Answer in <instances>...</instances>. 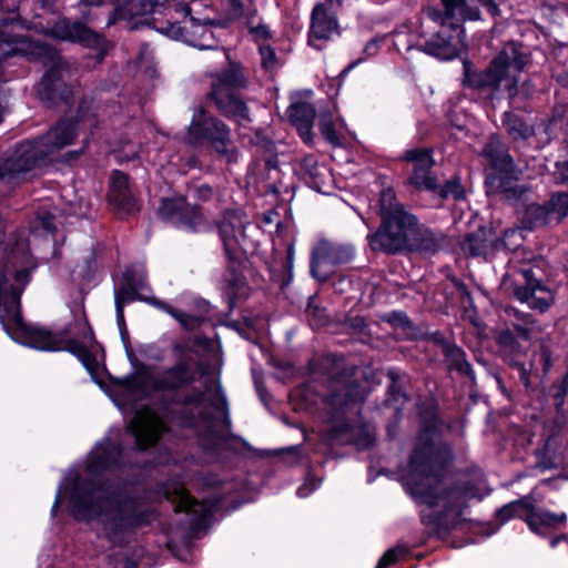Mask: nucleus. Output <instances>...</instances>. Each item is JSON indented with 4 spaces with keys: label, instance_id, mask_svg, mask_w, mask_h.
<instances>
[{
    "label": "nucleus",
    "instance_id": "16",
    "mask_svg": "<svg viewBox=\"0 0 568 568\" xmlns=\"http://www.w3.org/2000/svg\"><path fill=\"white\" fill-rule=\"evenodd\" d=\"M45 33L58 40L97 48L101 55H104L109 49L108 41L101 34L92 31L82 22L70 21L65 18L58 20Z\"/></svg>",
    "mask_w": 568,
    "mask_h": 568
},
{
    "label": "nucleus",
    "instance_id": "62",
    "mask_svg": "<svg viewBox=\"0 0 568 568\" xmlns=\"http://www.w3.org/2000/svg\"><path fill=\"white\" fill-rule=\"evenodd\" d=\"M379 40L377 39H373L371 40L364 48V51L367 55L372 57V55H375L376 52H377V44H378Z\"/></svg>",
    "mask_w": 568,
    "mask_h": 568
},
{
    "label": "nucleus",
    "instance_id": "53",
    "mask_svg": "<svg viewBox=\"0 0 568 568\" xmlns=\"http://www.w3.org/2000/svg\"><path fill=\"white\" fill-rule=\"evenodd\" d=\"M230 4L234 16H251L255 10L253 9V0H230Z\"/></svg>",
    "mask_w": 568,
    "mask_h": 568
},
{
    "label": "nucleus",
    "instance_id": "54",
    "mask_svg": "<svg viewBox=\"0 0 568 568\" xmlns=\"http://www.w3.org/2000/svg\"><path fill=\"white\" fill-rule=\"evenodd\" d=\"M247 28H248V32L251 33V36L253 37V39L256 42L265 41L268 38H271V30L264 23H257V24L248 23Z\"/></svg>",
    "mask_w": 568,
    "mask_h": 568
},
{
    "label": "nucleus",
    "instance_id": "43",
    "mask_svg": "<svg viewBox=\"0 0 568 568\" xmlns=\"http://www.w3.org/2000/svg\"><path fill=\"white\" fill-rule=\"evenodd\" d=\"M335 121L329 110L321 111L318 116V128L323 138L332 145H339L341 139L335 130Z\"/></svg>",
    "mask_w": 568,
    "mask_h": 568
},
{
    "label": "nucleus",
    "instance_id": "29",
    "mask_svg": "<svg viewBox=\"0 0 568 568\" xmlns=\"http://www.w3.org/2000/svg\"><path fill=\"white\" fill-rule=\"evenodd\" d=\"M519 171L515 176L503 174H488L485 181L487 192L490 194H500L505 200L515 202L521 200L529 192L524 184H518Z\"/></svg>",
    "mask_w": 568,
    "mask_h": 568
},
{
    "label": "nucleus",
    "instance_id": "8",
    "mask_svg": "<svg viewBox=\"0 0 568 568\" xmlns=\"http://www.w3.org/2000/svg\"><path fill=\"white\" fill-rule=\"evenodd\" d=\"M245 87L243 69L234 62L211 75L210 100L223 116L236 121L240 125L251 122L247 105L235 94V90Z\"/></svg>",
    "mask_w": 568,
    "mask_h": 568
},
{
    "label": "nucleus",
    "instance_id": "23",
    "mask_svg": "<svg viewBox=\"0 0 568 568\" xmlns=\"http://www.w3.org/2000/svg\"><path fill=\"white\" fill-rule=\"evenodd\" d=\"M244 220L239 212H226L219 224V233L230 260H235L240 252V237L244 232Z\"/></svg>",
    "mask_w": 568,
    "mask_h": 568
},
{
    "label": "nucleus",
    "instance_id": "36",
    "mask_svg": "<svg viewBox=\"0 0 568 568\" xmlns=\"http://www.w3.org/2000/svg\"><path fill=\"white\" fill-rule=\"evenodd\" d=\"M565 520V514H555L549 510L534 509L531 507L529 514H526L525 517V521L535 532H539L541 527H557Z\"/></svg>",
    "mask_w": 568,
    "mask_h": 568
},
{
    "label": "nucleus",
    "instance_id": "24",
    "mask_svg": "<svg viewBox=\"0 0 568 568\" xmlns=\"http://www.w3.org/2000/svg\"><path fill=\"white\" fill-rule=\"evenodd\" d=\"M496 343L500 347V351L508 364L517 368L520 382L526 388H528L530 385L529 371L518 361L520 356L525 355V349L520 343L508 328L501 329L497 333Z\"/></svg>",
    "mask_w": 568,
    "mask_h": 568
},
{
    "label": "nucleus",
    "instance_id": "48",
    "mask_svg": "<svg viewBox=\"0 0 568 568\" xmlns=\"http://www.w3.org/2000/svg\"><path fill=\"white\" fill-rule=\"evenodd\" d=\"M258 52L261 57V67L270 74H274L281 67L282 62L274 49L268 44H260Z\"/></svg>",
    "mask_w": 568,
    "mask_h": 568
},
{
    "label": "nucleus",
    "instance_id": "21",
    "mask_svg": "<svg viewBox=\"0 0 568 568\" xmlns=\"http://www.w3.org/2000/svg\"><path fill=\"white\" fill-rule=\"evenodd\" d=\"M420 225L407 206L393 201V254L405 251Z\"/></svg>",
    "mask_w": 568,
    "mask_h": 568
},
{
    "label": "nucleus",
    "instance_id": "40",
    "mask_svg": "<svg viewBox=\"0 0 568 568\" xmlns=\"http://www.w3.org/2000/svg\"><path fill=\"white\" fill-rule=\"evenodd\" d=\"M393 337L415 339L420 335L419 329L403 312H393Z\"/></svg>",
    "mask_w": 568,
    "mask_h": 568
},
{
    "label": "nucleus",
    "instance_id": "7",
    "mask_svg": "<svg viewBox=\"0 0 568 568\" xmlns=\"http://www.w3.org/2000/svg\"><path fill=\"white\" fill-rule=\"evenodd\" d=\"M12 302L14 308L10 312L9 317L17 326L13 337L18 343L39 351H67L75 355L84 365L90 363L91 355L89 348L93 344L94 337L91 327L87 323L80 324L82 331L81 341L65 338L62 333L53 334L45 328L26 324L19 312V293L13 295Z\"/></svg>",
    "mask_w": 568,
    "mask_h": 568
},
{
    "label": "nucleus",
    "instance_id": "1",
    "mask_svg": "<svg viewBox=\"0 0 568 568\" xmlns=\"http://www.w3.org/2000/svg\"><path fill=\"white\" fill-rule=\"evenodd\" d=\"M203 375L202 364L186 356L169 367L142 368L134 384L142 390L168 396L166 417L181 427L195 429L203 445L217 449L234 437L227 400L220 389L210 394L209 382L203 387H192Z\"/></svg>",
    "mask_w": 568,
    "mask_h": 568
},
{
    "label": "nucleus",
    "instance_id": "25",
    "mask_svg": "<svg viewBox=\"0 0 568 568\" xmlns=\"http://www.w3.org/2000/svg\"><path fill=\"white\" fill-rule=\"evenodd\" d=\"M189 0H140V8L134 10L133 3L130 0V8L126 9V13L130 16L135 14H151L159 13L161 18H153L155 20L173 19L175 16H184L187 9Z\"/></svg>",
    "mask_w": 568,
    "mask_h": 568
},
{
    "label": "nucleus",
    "instance_id": "47",
    "mask_svg": "<svg viewBox=\"0 0 568 568\" xmlns=\"http://www.w3.org/2000/svg\"><path fill=\"white\" fill-rule=\"evenodd\" d=\"M224 292L230 300V303H234L236 298H241L246 293L245 280L242 275L232 272L227 278H225Z\"/></svg>",
    "mask_w": 568,
    "mask_h": 568
},
{
    "label": "nucleus",
    "instance_id": "63",
    "mask_svg": "<svg viewBox=\"0 0 568 568\" xmlns=\"http://www.w3.org/2000/svg\"><path fill=\"white\" fill-rule=\"evenodd\" d=\"M16 281L18 283H21L22 285H26L29 281V271L21 270L16 273Z\"/></svg>",
    "mask_w": 568,
    "mask_h": 568
},
{
    "label": "nucleus",
    "instance_id": "34",
    "mask_svg": "<svg viewBox=\"0 0 568 568\" xmlns=\"http://www.w3.org/2000/svg\"><path fill=\"white\" fill-rule=\"evenodd\" d=\"M509 139L514 142H527L536 133L535 126L514 112L506 111L501 118Z\"/></svg>",
    "mask_w": 568,
    "mask_h": 568
},
{
    "label": "nucleus",
    "instance_id": "19",
    "mask_svg": "<svg viewBox=\"0 0 568 568\" xmlns=\"http://www.w3.org/2000/svg\"><path fill=\"white\" fill-rule=\"evenodd\" d=\"M174 504V510L176 513H185L189 517L187 525L191 530L197 531L204 528L213 513L217 508L219 500H204L202 503L196 501L191 495L183 488L175 491L172 497Z\"/></svg>",
    "mask_w": 568,
    "mask_h": 568
},
{
    "label": "nucleus",
    "instance_id": "51",
    "mask_svg": "<svg viewBox=\"0 0 568 568\" xmlns=\"http://www.w3.org/2000/svg\"><path fill=\"white\" fill-rule=\"evenodd\" d=\"M307 316L310 317L311 324L320 326L325 323L326 315L325 311L321 308L320 306L315 305L313 300L311 298L306 310H305Z\"/></svg>",
    "mask_w": 568,
    "mask_h": 568
},
{
    "label": "nucleus",
    "instance_id": "37",
    "mask_svg": "<svg viewBox=\"0 0 568 568\" xmlns=\"http://www.w3.org/2000/svg\"><path fill=\"white\" fill-rule=\"evenodd\" d=\"M175 226L187 232H204L210 229L209 222L201 213L200 207L190 204L184 209Z\"/></svg>",
    "mask_w": 568,
    "mask_h": 568
},
{
    "label": "nucleus",
    "instance_id": "3",
    "mask_svg": "<svg viewBox=\"0 0 568 568\" xmlns=\"http://www.w3.org/2000/svg\"><path fill=\"white\" fill-rule=\"evenodd\" d=\"M69 498L74 518L95 519L97 536L111 547L125 546L140 527L155 519L154 509L141 497L123 489L106 490L79 478L72 484Z\"/></svg>",
    "mask_w": 568,
    "mask_h": 568
},
{
    "label": "nucleus",
    "instance_id": "44",
    "mask_svg": "<svg viewBox=\"0 0 568 568\" xmlns=\"http://www.w3.org/2000/svg\"><path fill=\"white\" fill-rule=\"evenodd\" d=\"M555 223H560L568 216V192L554 193L546 202Z\"/></svg>",
    "mask_w": 568,
    "mask_h": 568
},
{
    "label": "nucleus",
    "instance_id": "50",
    "mask_svg": "<svg viewBox=\"0 0 568 568\" xmlns=\"http://www.w3.org/2000/svg\"><path fill=\"white\" fill-rule=\"evenodd\" d=\"M551 396L555 399L556 406L558 408L561 407L568 393V373L561 378V381L555 383L551 386Z\"/></svg>",
    "mask_w": 568,
    "mask_h": 568
},
{
    "label": "nucleus",
    "instance_id": "52",
    "mask_svg": "<svg viewBox=\"0 0 568 568\" xmlns=\"http://www.w3.org/2000/svg\"><path fill=\"white\" fill-rule=\"evenodd\" d=\"M98 266L97 257L94 252H90L84 257V264L77 266V272L83 277V278H91V274L95 271Z\"/></svg>",
    "mask_w": 568,
    "mask_h": 568
},
{
    "label": "nucleus",
    "instance_id": "32",
    "mask_svg": "<svg viewBox=\"0 0 568 568\" xmlns=\"http://www.w3.org/2000/svg\"><path fill=\"white\" fill-rule=\"evenodd\" d=\"M291 123L296 126L300 136L305 143H312V126L315 119V109L306 102H297L292 104L287 111Z\"/></svg>",
    "mask_w": 568,
    "mask_h": 568
},
{
    "label": "nucleus",
    "instance_id": "11",
    "mask_svg": "<svg viewBox=\"0 0 568 568\" xmlns=\"http://www.w3.org/2000/svg\"><path fill=\"white\" fill-rule=\"evenodd\" d=\"M192 0L187 1V9L184 16H175L172 20H155L154 29L174 40L183 41L200 50L217 49L216 41L210 29L211 21L203 22L191 16Z\"/></svg>",
    "mask_w": 568,
    "mask_h": 568
},
{
    "label": "nucleus",
    "instance_id": "26",
    "mask_svg": "<svg viewBox=\"0 0 568 568\" xmlns=\"http://www.w3.org/2000/svg\"><path fill=\"white\" fill-rule=\"evenodd\" d=\"M109 201L118 210L125 213L139 211V204L129 184V176L114 171L110 178Z\"/></svg>",
    "mask_w": 568,
    "mask_h": 568
},
{
    "label": "nucleus",
    "instance_id": "15",
    "mask_svg": "<svg viewBox=\"0 0 568 568\" xmlns=\"http://www.w3.org/2000/svg\"><path fill=\"white\" fill-rule=\"evenodd\" d=\"M518 274L521 280L515 282L514 296L532 310L546 312L554 303L552 292L537 278L532 267H521Z\"/></svg>",
    "mask_w": 568,
    "mask_h": 568
},
{
    "label": "nucleus",
    "instance_id": "18",
    "mask_svg": "<svg viewBox=\"0 0 568 568\" xmlns=\"http://www.w3.org/2000/svg\"><path fill=\"white\" fill-rule=\"evenodd\" d=\"M166 430L165 423L149 408L139 410L128 426V432L134 438L139 449H146L155 445Z\"/></svg>",
    "mask_w": 568,
    "mask_h": 568
},
{
    "label": "nucleus",
    "instance_id": "20",
    "mask_svg": "<svg viewBox=\"0 0 568 568\" xmlns=\"http://www.w3.org/2000/svg\"><path fill=\"white\" fill-rule=\"evenodd\" d=\"M339 34L337 16L325 3L315 4L311 14L308 44L322 50L325 42Z\"/></svg>",
    "mask_w": 568,
    "mask_h": 568
},
{
    "label": "nucleus",
    "instance_id": "56",
    "mask_svg": "<svg viewBox=\"0 0 568 568\" xmlns=\"http://www.w3.org/2000/svg\"><path fill=\"white\" fill-rule=\"evenodd\" d=\"M554 179L557 183H566L568 181V160L562 163H556Z\"/></svg>",
    "mask_w": 568,
    "mask_h": 568
},
{
    "label": "nucleus",
    "instance_id": "38",
    "mask_svg": "<svg viewBox=\"0 0 568 568\" xmlns=\"http://www.w3.org/2000/svg\"><path fill=\"white\" fill-rule=\"evenodd\" d=\"M175 226L187 232H204L210 229L209 222L201 213L200 207L190 204L184 209Z\"/></svg>",
    "mask_w": 568,
    "mask_h": 568
},
{
    "label": "nucleus",
    "instance_id": "31",
    "mask_svg": "<svg viewBox=\"0 0 568 568\" xmlns=\"http://www.w3.org/2000/svg\"><path fill=\"white\" fill-rule=\"evenodd\" d=\"M121 454V447L108 439L99 444L90 453L88 458V470L92 474H98L108 469L119 462Z\"/></svg>",
    "mask_w": 568,
    "mask_h": 568
},
{
    "label": "nucleus",
    "instance_id": "59",
    "mask_svg": "<svg viewBox=\"0 0 568 568\" xmlns=\"http://www.w3.org/2000/svg\"><path fill=\"white\" fill-rule=\"evenodd\" d=\"M196 196L201 200H209L213 195V191L209 185H201L195 189Z\"/></svg>",
    "mask_w": 568,
    "mask_h": 568
},
{
    "label": "nucleus",
    "instance_id": "28",
    "mask_svg": "<svg viewBox=\"0 0 568 568\" xmlns=\"http://www.w3.org/2000/svg\"><path fill=\"white\" fill-rule=\"evenodd\" d=\"M447 246V237L442 232H434L422 224L414 235V240L404 252H416L423 256H432Z\"/></svg>",
    "mask_w": 568,
    "mask_h": 568
},
{
    "label": "nucleus",
    "instance_id": "55",
    "mask_svg": "<svg viewBox=\"0 0 568 568\" xmlns=\"http://www.w3.org/2000/svg\"><path fill=\"white\" fill-rule=\"evenodd\" d=\"M321 485V479L316 477H307L306 481L297 488V496L301 498L307 497L311 493L317 489Z\"/></svg>",
    "mask_w": 568,
    "mask_h": 568
},
{
    "label": "nucleus",
    "instance_id": "9",
    "mask_svg": "<svg viewBox=\"0 0 568 568\" xmlns=\"http://www.w3.org/2000/svg\"><path fill=\"white\" fill-rule=\"evenodd\" d=\"M186 141L192 145L209 144L227 163H234L239 159L230 126L203 108L194 109L186 129Z\"/></svg>",
    "mask_w": 568,
    "mask_h": 568
},
{
    "label": "nucleus",
    "instance_id": "2",
    "mask_svg": "<svg viewBox=\"0 0 568 568\" xmlns=\"http://www.w3.org/2000/svg\"><path fill=\"white\" fill-rule=\"evenodd\" d=\"M420 419L419 444L410 458L409 493L416 503L434 510L439 527L450 529L460 523L468 490L444 476L452 452L442 438L445 425L438 420L436 412H420Z\"/></svg>",
    "mask_w": 568,
    "mask_h": 568
},
{
    "label": "nucleus",
    "instance_id": "6",
    "mask_svg": "<svg viewBox=\"0 0 568 568\" xmlns=\"http://www.w3.org/2000/svg\"><path fill=\"white\" fill-rule=\"evenodd\" d=\"M75 135L77 128L73 121H60L38 140L21 142L0 164V180L14 179L21 173L31 171L48 156L69 145Z\"/></svg>",
    "mask_w": 568,
    "mask_h": 568
},
{
    "label": "nucleus",
    "instance_id": "30",
    "mask_svg": "<svg viewBox=\"0 0 568 568\" xmlns=\"http://www.w3.org/2000/svg\"><path fill=\"white\" fill-rule=\"evenodd\" d=\"M484 153L490 161L494 169L491 174H503L508 176H515L517 174L518 170L509 154L508 146L498 138L493 136L488 141L485 145Z\"/></svg>",
    "mask_w": 568,
    "mask_h": 568
},
{
    "label": "nucleus",
    "instance_id": "5",
    "mask_svg": "<svg viewBox=\"0 0 568 568\" xmlns=\"http://www.w3.org/2000/svg\"><path fill=\"white\" fill-rule=\"evenodd\" d=\"M528 62L521 45L511 41L506 43L485 70H474L464 62L463 85L491 93L505 91L509 98L517 94L519 74Z\"/></svg>",
    "mask_w": 568,
    "mask_h": 568
},
{
    "label": "nucleus",
    "instance_id": "42",
    "mask_svg": "<svg viewBox=\"0 0 568 568\" xmlns=\"http://www.w3.org/2000/svg\"><path fill=\"white\" fill-rule=\"evenodd\" d=\"M507 315L513 320V327L524 338L529 339L532 327L535 325V318L529 313L520 312L517 308H506Z\"/></svg>",
    "mask_w": 568,
    "mask_h": 568
},
{
    "label": "nucleus",
    "instance_id": "14",
    "mask_svg": "<svg viewBox=\"0 0 568 568\" xmlns=\"http://www.w3.org/2000/svg\"><path fill=\"white\" fill-rule=\"evenodd\" d=\"M33 53L43 61L44 65L49 67L38 88L40 99L43 101H53L57 98L67 100L64 75L70 70L60 53L43 43H36Z\"/></svg>",
    "mask_w": 568,
    "mask_h": 568
},
{
    "label": "nucleus",
    "instance_id": "33",
    "mask_svg": "<svg viewBox=\"0 0 568 568\" xmlns=\"http://www.w3.org/2000/svg\"><path fill=\"white\" fill-rule=\"evenodd\" d=\"M494 239L489 230L478 229L467 234L460 244L462 251L473 257H486L493 247Z\"/></svg>",
    "mask_w": 568,
    "mask_h": 568
},
{
    "label": "nucleus",
    "instance_id": "4",
    "mask_svg": "<svg viewBox=\"0 0 568 568\" xmlns=\"http://www.w3.org/2000/svg\"><path fill=\"white\" fill-rule=\"evenodd\" d=\"M366 396V388L355 381L335 384L328 399V405L334 412L322 435L325 442L354 445L357 449H368L374 445L375 430L371 425H351L343 418L352 406L362 403Z\"/></svg>",
    "mask_w": 568,
    "mask_h": 568
},
{
    "label": "nucleus",
    "instance_id": "58",
    "mask_svg": "<svg viewBox=\"0 0 568 568\" xmlns=\"http://www.w3.org/2000/svg\"><path fill=\"white\" fill-rule=\"evenodd\" d=\"M567 113V106L566 105H557L555 106L552 111V115L550 118V123H556L557 121H560L565 118Z\"/></svg>",
    "mask_w": 568,
    "mask_h": 568
},
{
    "label": "nucleus",
    "instance_id": "13",
    "mask_svg": "<svg viewBox=\"0 0 568 568\" xmlns=\"http://www.w3.org/2000/svg\"><path fill=\"white\" fill-rule=\"evenodd\" d=\"M356 255L354 245L320 239L311 252V274L321 282H326L335 267L349 263Z\"/></svg>",
    "mask_w": 568,
    "mask_h": 568
},
{
    "label": "nucleus",
    "instance_id": "61",
    "mask_svg": "<svg viewBox=\"0 0 568 568\" xmlns=\"http://www.w3.org/2000/svg\"><path fill=\"white\" fill-rule=\"evenodd\" d=\"M408 552V548L404 545H397L393 547V562L399 558H403Z\"/></svg>",
    "mask_w": 568,
    "mask_h": 568
},
{
    "label": "nucleus",
    "instance_id": "10",
    "mask_svg": "<svg viewBox=\"0 0 568 568\" xmlns=\"http://www.w3.org/2000/svg\"><path fill=\"white\" fill-rule=\"evenodd\" d=\"M404 158L413 163L409 182L418 190L434 192L442 200L462 201L466 199V189L459 176H453L444 185L438 184L437 176L432 172L435 161L430 150H408Z\"/></svg>",
    "mask_w": 568,
    "mask_h": 568
},
{
    "label": "nucleus",
    "instance_id": "49",
    "mask_svg": "<svg viewBox=\"0 0 568 568\" xmlns=\"http://www.w3.org/2000/svg\"><path fill=\"white\" fill-rule=\"evenodd\" d=\"M23 43V39L20 37L11 36L7 32H0V60L7 59L17 52L16 48H11V44Z\"/></svg>",
    "mask_w": 568,
    "mask_h": 568
},
{
    "label": "nucleus",
    "instance_id": "22",
    "mask_svg": "<svg viewBox=\"0 0 568 568\" xmlns=\"http://www.w3.org/2000/svg\"><path fill=\"white\" fill-rule=\"evenodd\" d=\"M444 11L436 8H428L426 10L427 17L440 23L443 29V21L446 22V28L450 23H460L462 21L480 19V11L477 7L470 6L466 0H442Z\"/></svg>",
    "mask_w": 568,
    "mask_h": 568
},
{
    "label": "nucleus",
    "instance_id": "35",
    "mask_svg": "<svg viewBox=\"0 0 568 568\" xmlns=\"http://www.w3.org/2000/svg\"><path fill=\"white\" fill-rule=\"evenodd\" d=\"M443 355L445 363L450 371H455L460 375H465L475 379L470 364L466 359L465 352L454 343H443Z\"/></svg>",
    "mask_w": 568,
    "mask_h": 568
},
{
    "label": "nucleus",
    "instance_id": "57",
    "mask_svg": "<svg viewBox=\"0 0 568 568\" xmlns=\"http://www.w3.org/2000/svg\"><path fill=\"white\" fill-rule=\"evenodd\" d=\"M392 378H393V405L395 403H398V402H402L404 403L407 397H406V394L404 392H402L400 389H396L395 388V385L397 383V374L393 371V375H392Z\"/></svg>",
    "mask_w": 568,
    "mask_h": 568
},
{
    "label": "nucleus",
    "instance_id": "12",
    "mask_svg": "<svg viewBox=\"0 0 568 568\" xmlns=\"http://www.w3.org/2000/svg\"><path fill=\"white\" fill-rule=\"evenodd\" d=\"M146 287L144 283V278L140 280L134 278V272L132 270H126L123 274V285L115 291L114 300H115V311H116V320L119 324L124 322L123 307L125 304L131 303L135 300L144 301L156 308H160L172 317H174L183 327L192 328L197 320L193 316L186 315L169 304L156 300L155 297H149L143 295L141 292Z\"/></svg>",
    "mask_w": 568,
    "mask_h": 568
},
{
    "label": "nucleus",
    "instance_id": "39",
    "mask_svg": "<svg viewBox=\"0 0 568 568\" xmlns=\"http://www.w3.org/2000/svg\"><path fill=\"white\" fill-rule=\"evenodd\" d=\"M523 223L530 230L555 223L546 203H531L526 206Z\"/></svg>",
    "mask_w": 568,
    "mask_h": 568
},
{
    "label": "nucleus",
    "instance_id": "41",
    "mask_svg": "<svg viewBox=\"0 0 568 568\" xmlns=\"http://www.w3.org/2000/svg\"><path fill=\"white\" fill-rule=\"evenodd\" d=\"M187 203L185 199H164L158 209L159 216L173 225H176Z\"/></svg>",
    "mask_w": 568,
    "mask_h": 568
},
{
    "label": "nucleus",
    "instance_id": "46",
    "mask_svg": "<svg viewBox=\"0 0 568 568\" xmlns=\"http://www.w3.org/2000/svg\"><path fill=\"white\" fill-rule=\"evenodd\" d=\"M529 511H530L529 504L527 503V500L521 499V500L511 501V503L505 505L504 507H501L497 511V517L501 521H506L513 517H519L523 520H525L526 514H529Z\"/></svg>",
    "mask_w": 568,
    "mask_h": 568
},
{
    "label": "nucleus",
    "instance_id": "64",
    "mask_svg": "<svg viewBox=\"0 0 568 568\" xmlns=\"http://www.w3.org/2000/svg\"><path fill=\"white\" fill-rule=\"evenodd\" d=\"M388 565H390V549L384 552L376 568H386Z\"/></svg>",
    "mask_w": 568,
    "mask_h": 568
},
{
    "label": "nucleus",
    "instance_id": "45",
    "mask_svg": "<svg viewBox=\"0 0 568 568\" xmlns=\"http://www.w3.org/2000/svg\"><path fill=\"white\" fill-rule=\"evenodd\" d=\"M80 3L84 7H102L108 3L116 4V8L113 10L111 16L106 21V26L114 24L118 20L124 19L126 17V9L122 7V4H130V0H80Z\"/></svg>",
    "mask_w": 568,
    "mask_h": 568
},
{
    "label": "nucleus",
    "instance_id": "60",
    "mask_svg": "<svg viewBox=\"0 0 568 568\" xmlns=\"http://www.w3.org/2000/svg\"><path fill=\"white\" fill-rule=\"evenodd\" d=\"M478 2L484 6L491 16L499 14V8L496 4L495 0H478Z\"/></svg>",
    "mask_w": 568,
    "mask_h": 568
},
{
    "label": "nucleus",
    "instance_id": "27",
    "mask_svg": "<svg viewBox=\"0 0 568 568\" xmlns=\"http://www.w3.org/2000/svg\"><path fill=\"white\" fill-rule=\"evenodd\" d=\"M378 215L382 220L374 234L367 235L368 244L373 251L390 252V195L383 190L379 197Z\"/></svg>",
    "mask_w": 568,
    "mask_h": 568
},
{
    "label": "nucleus",
    "instance_id": "17",
    "mask_svg": "<svg viewBox=\"0 0 568 568\" xmlns=\"http://www.w3.org/2000/svg\"><path fill=\"white\" fill-rule=\"evenodd\" d=\"M465 38L462 23H450L449 28H446V22L443 21V29L424 43V51L436 58L450 60L465 49Z\"/></svg>",
    "mask_w": 568,
    "mask_h": 568
}]
</instances>
